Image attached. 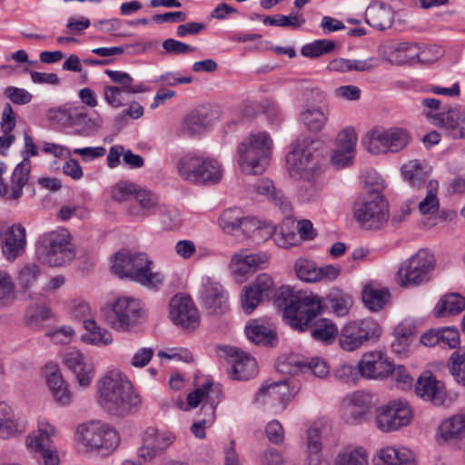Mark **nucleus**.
Listing matches in <instances>:
<instances>
[{
  "label": "nucleus",
  "mask_w": 465,
  "mask_h": 465,
  "mask_svg": "<svg viewBox=\"0 0 465 465\" xmlns=\"http://www.w3.org/2000/svg\"><path fill=\"white\" fill-rule=\"evenodd\" d=\"M113 272L121 279H129L148 289H157L164 282L162 272L152 270L153 261L144 252L120 251L111 259Z\"/></svg>",
  "instance_id": "obj_1"
},
{
  "label": "nucleus",
  "mask_w": 465,
  "mask_h": 465,
  "mask_svg": "<svg viewBox=\"0 0 465 465\" xmlns=\"http://www.w3.org/2000/svg\"><path fill=\"white\" fill-rule=\"evenodd\" d=\"M97 387L100 405L114 415H126L141 403L132 383L121 373H108L98 381Z\"/></svg>",
  "instance_id": "obj_2"
},
{
  "label": "nucleus",
  "mask_w": 465,
  "mask_h": 465,
  "mask_svg": "<svg viewBox=\"0 0 465 465\" xmlns=\"http://www.w3.org/2000/svg\"><path fill=\"white\" fill-rule=\"evenodd\" d=\"M383 185L376 183L374 187L367 185L366 191L352 205V216L361 228L380 230L390 219L389 203L381 194Z\"/></svg>",
  "instance_id": "obj_3"
},
{
  "label": "nucleus",
  "mask_w": 465,
  "mask_h": 465,
  "mask_svg": "<svg viewBox=\"0 0 465 465\" xmlns=\"http://www.w3.org/2000/svg\"><path fill=\"white\" fill-rule=\"evenodd\" d=\"M286 301L283 318L293 330L304 331L311 322L322 312V300L312 293L287 289L282 292Z\"/></svg>",
  "instance_id": "obj_4"
},
{
  "label": "nucleus",
  "mask_w": 465,
  "mask_h": 465,
  "mask_svg": "<svg viewBox=\"0 0 465 465\" xmlns=\"http://www.w3.org/2000/svg\"><path fill=\"white\" fill-rule=\"evenodd\" d=\"M272 141L265 132L252 134L238 147L239 164L246 174L262 173L272 153Z\"/></svg>",
  "instance_id": "obj_5"
},
{
  "label": "nucleus",
  "mask_w": 465,
  "mask_h": 465,
  "mask_svg": "<svg viewBox=\"0 0 465 465\" xmlns=\"http://www.w3.org/2000/svg\"><path fill=\"white\" fill-rule=\"evenodd\" d=\"M434 268V255L427 249H420L401 264L396 282L403 288L421 285L430 280Z\"/></svg>",
  "instance_id": "obj_6"
},
{
  "label": "nucleus",
  "mask_w": 465,
  "mask_h": 465,
  "mask_svg": "<svg viewBox=\"0 0 465 465\" xmlns=\"http://www.w3.org/2000/svg\"><path fill=\"white\" fill-rule=\"evenodd\" d=\"M324 153L323 141L308 135H300L292 143V150L287 155L288 169L322 168L321 161Z\"/></svg>",
  "instance_id": "obj_7"
},
{
  "label": "nucleus",
  "mask_w": 465,
  "mask_h": 465,
  "mask_svg": "<svg viewBox=\"0 0 465 465\" xmlns=\"http://www.w3.org/2000/svg\"><path fill=\"white\" fill-rule=\"evenodd\" d=\"M142 315L143 303L141 300L130 296H121L113 302L105 318L114 330L127 331L138 324Z\"/></svg>",
  "instance_id": "obj_8"
},
{
  "label": "nucleus",
  "mask_w": 465,
  "mask_h": 465,
  "mask_svg": "<svg viewBox=\"0 0 465 465\" xmlns=\"http://www.w3.org/2000/svg\"><path fill=\"white\" fill-rule=\"evenodd\" d=\"M381 332L379 323L371 318L352 321L341 329L339 343L342 350L353 351L365 342L378 339Z\"/></svg>",
  "instance_id": "obj_9"
},
{
  "label": "nucleus",
  "mask_w": 465,
  "mask_h": 465,
  "mask_svg": "<svg viewBox=\"0 0 465 465\" xmlns=\"http://www.w3.org/2000/svg\"><path fill=\"white\" fill-rule=\"evenodd\" d=\"M80 441L91 450L114 451L120 443L118 432L105 423L92 421L78 427Z\"/></svg>",
  "instance_id": "obj_10"
},
{
  "label": "nucleus",
  "mask_w": 465,
  "mask_h": 465,
  "mask_svg": "<svg viewBox=\"0 0 465 465\" xmlns=\"http://www.w3.org/2000/svg\"><path fill=\"white\" fill-rule=\"evenodd\" d=\"M55 428L47 420H38L37 430L26 437V447L32 452L38 453L45 465H58L60 459L52 438L55 435Z\"/></svg>",
  "instance_id": "obj_11"
},
{
  "label": "nucleus",
  "mask_w": 465,
  "mask_h": 465,
  "mask_svg": "<svg viewBox=\"0 0 465 465\" xmlns=\"http://www.w3.org/2000/svg\"><path fill=\"white\" fill-rule=\"evenodd\" d=\"M412 417V411L407 401L392 400L377 410L375 422L379 430L390 432L410 424Z\"/></svg>",
  "instance_id": "obj_12"
},
{
  "label": "nucleus",
  "mask_w": 465,
  "mask_h": 465,
  "mask_svg": "<svg viewBox=\"0 0 465 465\" xmlns=\"http://www.w3.org/2000/svg\"><path fill=\"white\" fill-rule=\"evenodd\" d=\"M44 262L50 266H63L74 258V250L70 236L64 231L51 232L42 240Z\"/></svg>",
  "instance_id": "obj_13"
},
{
  "label": "nucleus",
  "mask_w": 465,
  "mask_h": 465,
  "mask_svg": "<svg viewBox=\"0 0 465 465\" xmlns=\"http://www.w3.org/2000/svg\"><path fill=\"white\" fill-rule=\"evenodd\" d=\"M169 317L178 327L193 331L200 326V313L189 295L175 294L169 302Z\"/></svg>",
  "instance_id": "obj_14"
},
{
  "label": "nucleus",
  "mask_w": 465,
  "mask_h": 465,
  "mask_svg": "<svg viewBox=\"0 0 465 465\" xmlns=\"http://www.w3.org/2000/svg\"><path fill=\"white\" fill-rule=\"evenodd\" d=\"M5 170V163L0 162V197L6 201H17L22 197L23 188L29 180L31 162L24 159L18 163L13 170L9 183L3 177Z\"/></svg>",
  "instance_id": "obj_15"
},
{
  "label": "nucleus",
  "mask_w": 465,
  "mask_h": 465,
  "mask_svg": "<svg viewBox=\"0 0 465 465\" xmlns=\"http://www.w3.org/2000/svg\"><path fill=\"white\" fill-rule=\"evenodd\" d=\"M5 170V163L0 162V197L6 201H17L22 197L23 188L29 180L31 162L24 159L18 163L13 170L9 183L3 177Z\"/></svg>",
  "instance_id": "obj_16"
},
{
  "label": "nucleus",
  "mask_w": 465,
  "mask_h": 465,
  "mask_svg": "<svg viewBox=\"0 0 465 465\" xmlns=\"http://www.w3.org/2000/svg\"><path fill=\"white\" fill-rule=\"evenodd\" d=\"M176 439V434L171 430L148 428L143 433L138 455L145 461H152L157 456L163 454Z\"/></svg>",
  "instance_id": "obj_17"
},
{
  "label": "nucleus",
  "mask_w": 465,
  "mask_h": 465,
  "mask_svg": "<svg viewBox=\"0 0 465 465\" xmlns=\"http://www.w3.org/2000/svg\"><path fill=\"white\" fill-rule=\"evenodd\" d=\"M231 364L229 376L232 380H249L258 373L257 362L253 357L235 347L220 348Z\"/></svg>",
  "instance_id": "obj_18"
},
{
  "label": "nucleus",
  "mask_w": 465,
  "mask_h": 465,
  "mask_svg": "<svg viewBox=\"0 0 465 465\" xmlns=\"http://www.w3.org/2000/svg\"><path fill=\"white\" fill-rule=\"evenodd\" d=\"M361 378L382 381L392 371V361L381 351H371L362 354L359 361Z\"/></svg>",
  "instance_id": "obj_19"
},
{
  "label": "nucleus",
  "mask_w": 465,
  "mask_h": 465,
  "mask_svg": "<svg viewBox=\"0 0 465 465\" xmlns=\"http://www.w3.org/2000/svg\"><path fill=\"white\" fill-rule=\"evenodd\" d=\"M268 252H249L247 250H240L235 252L230 262V269L235 278L243 279L263 267L270 261Z\"/></svg>",
  "instance_id": "obj_20"
},
{
  "label": "nucleus",
  "mask_w": 465,
  "mask_h": 465,
  "mask_svg": "<svg viewBox=\"0 0 465 465\" xmlns=\"http://www.w3.org/2000/svg\"><path fill=\"white\" fill-rule=\"evenodd\" d=\"M428 116L435 126L442 128L452 139L465 138V108H452Z\"/></svg>",
  "instance_id": "obj_21"
},
{
  "label": "nucleus",
  "mask_w": 465,
  "mask_h": 465,
  "mask_svg": "<svg viewBox=\"0 0 465 465\" xmlns=\"http://www.w3.org/2000/svg\"><path fill=\"white\" fill-rule=\"evenodd\" d=\"M357 134L353 128L347 127L341 131L336 139V148L331 157V163L337 168L351 164L355 156Z\"/></svg>",
  "instance_id": "obj_22"
},
{
  "label": "nucleus",
  "mask_w": 465,
  "mask_h": 465,
  "mask_svg": "<svg viewBox=\"0 0 465 465\" xmlns=\"http://www.w3.org/2000/svg\"><path fill=\"white\" fill-rule=\"evenodd\" d=\"M415 393L436 406L442 405L447 398L444 383L430 372H424L419 377L415 384Z\"/></svg>",
  "instance_id": "obj_23"
},
{
  "label": "nucleus",
  "mask_w": 465,
  "mask_h": 465,
  "mask_svg": "<svg viewBox=\"0 0 465 465\" xmlns=\"http://www.w3.org/2000/svg\"><path fill=\"white\" fill-rule=\"evenodd\" d=\"M55 112L66 116L70 125L78 127L74 132L78 135L89 136L100 128V124L88 116L82 105L65 104Z\"/></svg>",
  "instance_id": "obj_24"
},
{
  "label": "nucleus",
  "mask_w": 465,
  "mask_h": 465,
  "mask_svg": "<svg viewBox=\"0 0 465 465\" xmlns=\"http://www.w3.org/2000/svg\"><path fill=\"white\" fill-rule=\"evenodd\" d=\"M291 177L299 181L298 196L302 202H309L314 198L319 191L317 179L322 168L288 169Z\"/></svg>",
  "instance_id": "obj_25"
},
{
  "label": "nucleus",
  "mask_w": 465,
  "mask_h": 465,
  "mask_svg": "<svg viewBox=\"0 0 465 465\" xmlns=\"http://www.w3.org/2000/svg\"><path fill=\"white\" fill-rule=\"evenodd\" d=\"M371 409V397L363 391L350 394L344 404V416L347 422L360 423L366 420Z\"/></svg>",
  "instance_id": "obj_26"
},
{
  "label": "nucleus",
  "mask_w": 465,
  "mask_h": 465,
  "mask_svg": "<svg viewBox=\"0 0 465 465\" xmlns=\"http://www.w3.org/2000/svg\"><path fill=\"white\" fill-rule=\"evenodd\" d=\"M45 373L46 384L53 399L61 405H68L72 401V394L68 384L59 371L58 366L54 363L46 364Z\"/></svg>",
  "instance_id": "obj_27"
},
{
  "label": "nucleus",
  "mask_w": 465,
  "mask_h": 465,
  "mask_svg": "<svg viewBox=\"0 0 465 465\" xmlns=\"http://www.w3.org/2000/svg\"><path fill=\"white\" fill-rule=\"evenodd\" d=\"M387 60L395 64H401L407 63H413L419 61L421 63L427 62L425 51L420 50V47L412 43H398L389 46L386 53Z\"/></svg>",
  "instance_id": "obj_28"
},
{
  "label": "nucleus",
  "mask_w": 465,
  "mask_h": 465,
  "mask_svg": "<svg viewBox=\"0 0 465 465\" xmlns=\"http://www.w3.org/2000/svg\"><path fill=\"white\" fill-rule=\"evenodd\" d=\"M290 398V386L287 380H282L279 381H266L255 394L254 400L261 404L279 402L285 405Z\"/></svg>",
  "instance_id": "obj_29"
},
{
  "label": "nucleus",
  "mask_w": 465,
  "mask_h": 465,
  "mask_svg": "<svg viewBox=\"0 0 465 465\" xmlns=\"http://www.w3.org/2000/svg\"><path fill=\"white\" fill-rule=\"evenodd\" d=\"M373 465H417L414 453L407 448L387 446L378 450Z\"/></svg>",
  "instance_id": "obj_30"
},
{
  "label": "nucleus",
  "mask_w": 465,
  "mask_h": 465,
  "mask_svg": "<svg viewBox=\"0 0 465 465\" xmlns=\"http://www.w3.org/2000/svg\"><path fill=\"white\" fill-rule=\"evenodd\" d=\"M229 310L228 296L223 287L208 279L205 282V312L207 314L222 315Z\"/></svg>",
  "instance_id": "obj_31"
},
{
  "label": "nucleus",
  "mask_w": 465,
  "mask_h": 465,
  "mask_svg": "<svg viewBox=\"0 0 465 465\" xmlns=\"http://www.w3.org/2000/svg\"><path fill=\"white\" fill-rule=\"evenodd\" d=\"M275 231L276 227L271 223L245 216L242 222L238 236L255 242H262L270 239L275 233Z\"/></svg>",
  "instance_id": "obj_32"
},
{
  "label": "nucleus",
  "mask_w": 465,
  "mask_h": 465,
  "mask_svg": "<svg viewBox=\"0 0 465 465\" xmlns=\"http://www.w3.org/2000/svg\"><path fill=\"white\" fill-rule=\"evenodd\" d=\"M25 244V229L21 224H14L5 233L2 252L8 261L13 262L23 254Z\"/></svg>",
  "instance_id": "obj_33"
},
{
  "label": "nucleus",
  "mask_w": 465,
  "mask_h": 465,
  "mask_svg": "<svg viewBox=\"0 0 465 465\" xmlns=\"http://www.w3.org/2000/svg\"><path fill=\"white\" fill-rule=\"evenodd\" d=\"M393 20V9L383 2H372L365 11L366 23L377 30H385L391 27Z\"/></svg>",
  "instance_id": "obj_34"
},
{
  "label": "nucleus",
  "mask_w": 465,
  "mask_h": 465,
  "mask_svg": "<svg viewBox=\"0 0 465 465\" xmlns=\"http://www.w3.org/2000/svg\"><path fill=\"white\" fill-rule=\"evenodd\" d=\"M203 131V106L187 112L180 122L178 134L188 138L200 137Z\"/></svg>",
  "instance_id": "obj_35"
},
{
  "label": "nucleus",
  "mask_w": 465,
  "mask_h": 465,
  "mask_svg": "<svg viewBox=\"0 0 465 465\" xmlns=\"http://www.w3.org/2000/svg\"><path fill=\"white\" fill-rule=\"evenodd\" d=\"M391 293L386 287L375 283L366 284L361 292L364 305L371 312H379L389 302Z\"/></svg>",
  "instance_id": "obj_36"
},
{
  "label": "nucleus",
  "mask_w": 465,
  "mask_h": 465,
  "mask_svg": "<svg viewBox=\"0 0 465 465\" xmlns=\"http://www.w3.org/2000/svg\"><path fill=\"white\" fill-rule=\"evenodd\" d=\"M179 173L186 181L202 184L203 183V159L189 153L179 163Z\"/></svg>",
  "instance_id": "obj_37"
},
{
  "label": "nucleus",
  "mask_w": 465,
  "mask_h": 465,
  "mask_svg": "<svg viewBox=\"0 0 465 465\" xmlns=\"http://www.w3.org/2000/svg\"><path fill=\"white\" fill-rule=\"evenodd\" d=\"M25 431V427L15 419L10 406L0 402V438L6 440L15 438Z\"/></svg>",
  "instance_id": "obj_38"
},
{
  "label": "nucleus",
  "mask_w": 465,
  "mask_h": 465,
  "mask_svg": "<svg viewBox=\"0 0 465 465\" xmlns=\"http://www.w3.org/2000/svg\"><path fill=\"white\" fill-rule=\"evenodd\" d=\"M158 199L155 194L138 186L129 212L134 216H145L156 207Z\"/></svg>",
  "instance_id": "obj_39"
},
{
  "label": "nucleus",
  "mask_w": 465,
  "mask_h": 465,
  "mask_svg": "<svg viewBox=\"0 0 465 465\" xmlns=\"http://www.w3.org/2000/svg\"><path fill=\"white\" fill-rule=\"evenodd\" d=\"M245 333L248 339L256 344L273 346L277 340L276 332L258 320L251 321L247 324Z\"/></svg>",
  "instance_id": "obj_40"
},
{
  "label": "nucleus",
  "mask_w": 465,
  "mask_h": 465,
  "mask_svg": "<svg viewBox=\"0 0 465 465\" xmlns=\"http://www.w3.org/2000/svg\"><path fill=\"white\" fill-rule=\"evenodd\" d=\"M362 143L371 154L391 153L384 127L377 126L368 131L362 138Z\"/></svg>",
  "instance_id": "obj_41"
},
{
  "label": "nucleus",
  "mask_w": 465,
  "mask_h": 465,
  "mask_svg": "<svg viewBox=\"0 0 465 465\" xmlns=\"http://www.w3.org/2000/svg\"><path fill=\"white\" fill-rule=\"evenodd\" d=\"M333 465H369V455L362 447L347 446L336 454Z\"/></svg>",
  "instance_id": "obj_42"
},
{
  "label": "nucleus",
  "mask_w": 465,
  "mask_h": 465,
  "mask_svg": "<svg viewBox=\"0 0 465 465\" xmlns=\"http://www.w3.org/2000/svg\"><path fill=\"white\" fill-rule=\"evenodd\" d=\"M244 217V213L241 208H227L221 213L218 219V224L225 233L238 236Z\"/></svg>",
  "instance_id": "obj_43"
},
{
  "label": "nucleus",
  "mask_w": 465,
  "mask_h": 465,
  "mask_svg": "<svg viewBox=\"0 0 465 465\" xmlns=\"http://www.w3.org/2000/svg\"><path fill=\"white\" fill-rule=\"evenodd\" d=\"M465 309V298L459 293L452 292L444 295L435 307L438 317L459 314Z\"/></svg>",
  "instance_id": "obj_44"
},
{
  "label": "nucleus",
  "mask_w": 465,
  "mask_h": 465,
  "mask_svg": "<svg viewBox=\"0 0 465 465\" xmlns=\"http://www.w3.org/2000/svg\"><path fill=\"white\" fill-rule=\"evenodd\" d=\"M440 430L445 440L465 438V413L454 415L444 420Z\"/></svg>",
  "instance_id": "obj_45"
},
{
  "label": "nucleus",
  "mask_w": 465,
  "mask_h": 465,
  "mask_svg": "<svg viewBox=\"0 0 465 465\" xmlns=\"http://www.w3.org/2000/svg\"><path fill=\"white\" fill-rule=\"evenodd\" d=\"M84 326L89 331V334L83 337V340L87 343L100 345L109 344L113 341L111 332L100 328L94 320H84Z\"/></svg>",
  "instance_id": "obj_46"
},
{
  "label": "nucleus",
  "mask_w": 465,
  "mask_h": 465,
  "mask_svg": "<svg viewBox=\"0 0 465 465\" xmlns=\"http://www.w3.org/2000/svg\"><path fill=\"white\" fill-rule=\"evenodd\" d=\"M84 326L89 331V334L83 337V340L87 343L100 345L109 344L113 341L111 332L100 328L94 320H84Z\"/></svg>",
  "instance_id": "obj_47"
},
{
  "label": "nucleus",
  "mask_w": 465,
  "mask_h": 465,
  "mask_svg": "<svg viewBox=\"0 0 465 465\" xmlns=\"http://www.w3.org/2000/svg\"><path fill=\"white\" fill-rule=\"evenodd\" d=\"M385 136L391 153H398L403 150L411 141L410 133L406 129L397 126L385 128Z\"/></svg>",
  "instance_id": "obj_48"
},
{
  "label": "nucleus",
  "mask_w": 465,
  "mask_h": 465,
  "mask_svg": "<svg viewBox=\"0 0 465 465\" xmlns=\"http://www.w3.org/2000/svg\"><path fill=\"white\" fill-rule=\"evenodd\" d=\"M338 335V328L336 325L328 319H321L315 322L314 328L312 331V336L316 341L331 343Z\"/></svg>",
  "instance_id": "obj_49"
},
{
  "label": "nucleus",
  "mask_w": 465,
  "mask_h": 465,
  "mask_svg": "<svg viewBox=\"0 0 465 465\" xmlns=\"http://www.w3.org/2000/svg\"><path fill=\"white\" fill-rule=\"evenodd\" d=\"M222 398L223 390L221 384L205 381V405H209L211 409L209 419H205V425L207 423H213L215 420L214 411L217 405L221 402Z\"/></svg>",
  "instance_id": "obj_50"
},
{
  "label": "nucleus",
  "mask_w": 465,
  "mask_h": 465,
  "mask_svg": "<svg viewBox=\"0 0 465 465\" xmlns=\"http://www.w3.org/2000/svg\"><path fill=\"white\" fill-rule=\"evenodd\" d=\"M329 302L333 313L340 317L348 315L353 304L352 297L340 291L330 293Z\"/></svg>",
  "instance_id": "obj_51"
},
{
  "label": "nucleus",
  "mask_w": 465,
  "mask_h": 465,
  "mask_svg": "<svg viewBox=\"0 0 465 465\" xmlns=\"http://www.w3.org/2000/svg\"><path fill=\"white\" fill-rule=\"evenodd\" d=\"M301 119L311 131L319 132L326 124L328 116L319 107H312L304 110Z\"/></svg>",
  "instance_id": "obj_52"
},
{
  "label": "nucleus",
  "mask_w": 465,
  "mask_h": 465,
  "mask_svg": "<svg viewBox=\"0 0 465 465\" xmlns=\"http://www.w3.org/2000/svg\"><path fill=\"white\" fill-rule=\"evenodd\" d=\"M438 182L430 180L427 184V194L419 203V210L422 214H430L437 212L439 208V200L437 198Z\"/></svg>",
  "instance_id": "obj_53"
},
{
  "label": "nucleus",
  "mask_w": 465,
  "mask_h": 465,
  "mask_svg": "<svg viewBox=\"0 0 465 465\" xmlns=\"http://www.w3.org/2000/svg\"><path fill=\"white\" fill-rule=\"evenodd\" d=\"M450 371L455 381L465 386V348H460L450 358Z\"/></svg>",
  "instance_id": "obj_54"
},
{
  "label": "nucleus",
  "mask_w": 465,
  "mask_h": 465,
  "mask_svg": "<svg viewBox=\"0 0 465 465\" xmlns=\"http://www.w3.org/2000/svg\"><path fill=\"white\" fill-rule=\"evenodd\" d=\"M138 185L130 182L121 181L112 186L111 197L116 202H130L132 203Z\"/></svg>",
  "instance_id": "obj_55"
},
{
  "label": "nucleus",
  "mask_w": 465,
  "mask_h": 465,
  "mask_svg": "<svg viewBox=\"0 0 465 465\" xmlns=\"http://www.w3.org/2000/svg\"><path fill=\"white\" fill-rule=\"evenodd\" d=\"M297 277L306 282H317L318 267L315 262L300 258L294 263Z\"/></svg>",
  "instance_id": "obj_56"
},
{
  "label": "nucleus",
  "mask_w": 465,
  "mask_h": 465,
  "mask_svg": "<svg viewBox=\"0 0 465 465\" xmlns=\"http://www.w3.org/2000/svg\"><path fill=\"white\" fill-rule=\"evenodd\" d=\"M335 47L334 42L327 39L316 40L307 44L301 49V54L309 58H316L324 54L330 53Z\"/></svg>",
  "instance_id": "obj_57"
},
{
  "label": "nucleus",
  "mask_w": 465,
  "mask_h": 465,
  "mask_svg": "<svg viewBox=\"0 0 465 465\" xmlns=\"http://www.w3.org/2000/svg\"><path fill=\"white\" fill-rule=\"evenodd\" d=\"M265 299L251 284L245 286L241 294V304L243 312L247 314L252 313L260 302Z\"/></svg>",
  "instance_id": "obj_58"
},
{
  "label": "nucleus",
  "mask_w": 465,
  "mask_h": 465,
  "mask_svg": "<svg viewBox=\"0 0 465 465\" xmlns=\"http://www.w3.org/2000/svg\"><path fill=\"white\" fill-rule=\"evenodd\" d=\"M262 22L265 25L298 28L304 23V19L298 15H276L263 16Z\"/></svg>",
  "instance_id": "obj_59"
},
{
  "label": "nucleus",
  "mask_w": 465,
  "mask_h": 465,
  "mask_svg": "<svg viewBox=\"0 0 465 465\" xmlns=\"http://www.w3.org/2000/svg\"><path fill=\"white\" fill-rule=\"evenodd\" d=\"M404 179L414 185H420L423 181V168L418 160L406 163L401 168Z\"/></svg>",
  "instance_id": "obj_60"
},
{
  "label": "nucleus",
  "mask_w": 465,
  "mask_h": 465,
  "mask_svg": "<svg viewBox=\"0 0 465 465\" xmlns=\"http://www.w3.org/2000/svg\"><path fill=\"white\" fill-rule=\"evenodd\" d=\"M253 189L258 194L272 198L277 205L282 206L284 203L282 197L275 193L272 182L267 178L258 180L253 185Z\"/></svg>",
  "instance_id": "obj_61"
},
{
  "label": "nucleus",
  "mask_w": 465,
  "mask_h": 465,
  "mask_svg": "<svg viewBox=\"0 0 465 465\" xmlns=\"http://www.w3.org/2000/svg\"><path fill=\"white\" fill-rule=\"evenodd\" d=\"M335 377L343 382H356L361 378L359 363L356 366L350 363L341 364L335 371Z\"/></svg>",
  "instance_id": "obj_62"
},
{
  "label": "nucleus",
  "mask_w": 465,
  "mask_h": 465,
  "mask_svg": "<svg viewBox=\"0 0 465 465\" xmlns=\"http://www.w3.org/2000/svg\"><path fill=\"white\" fill-rule=\"evenodd\" d=\"M40 275V268L35 263L25 264L19 272L18 280L20 284L27 289L31 287Z\"/></svg>",
  "instance_id": "obj_63"
},
{
  "label": "nucleus",
  "mask_w": 465,
  "mask_h": 465,
  "mask_svg": "<svg viewBox=\"0 0 465 465\" xmlns=\"http://www.w3.org/2000/svg\"><path fill=\"white\" fill-rule=\"evenodd\" d=\"M250 284L265 298L271 297L274 292L273 280L272 276L267 273L259 274Z\"/></svg>",
  "instance_id": "obj_64"
}]
</instances>
